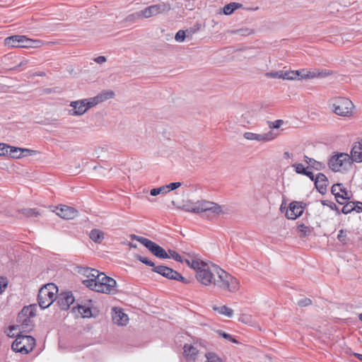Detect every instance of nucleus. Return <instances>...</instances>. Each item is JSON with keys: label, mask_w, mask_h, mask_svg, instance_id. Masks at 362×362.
<instances>
[{"label": "nucleus", "mask_w": 362, "mask_h": 362, "mask_svg": "<svg viewBox=\"0 0 362 362\" xmlns=\"http://www.w3.org/2000/svg\"><path fill=\"white\" fill-rule=\"evenodd\" d=\"M314 182L316 189L321 194H325L327 192L328 180L325 174L318 173L315 177Z\"/></svg>", "instance_id": "nucleus-16"}, {"label": "nucleus", "mask_w": 362, "mask_h": 362, "mask_svg": "<svg viewBox=\"0 0 362 362\" xmlns=\"http://www.w3.org/2000/svg\"><path fill=\"white\" fill-rule=\"evenodd\" d=\"M265 76L267 78H282L283 70L277 71L267 72L265 74Z\"/></svg>", "instance_id": "nucleus-43"}, {"label": "nucleus", "mask_w": 362, "mask_h": 362, "mask_svg": "<svg viewBox=\"0 0 362 362\" xmlns=\"http://www.w3.org/2000/svg\"><path fill=\"white\" fill-rule=\"evenodd\" d=\"M34 40L26 37L25 35H23L21 47H34Z\"/></svg>", "instance_id": "nucleus-38"}, {"label": "nucleus", "mask_w": 362, "mask_h": 362, "mask_svg": "<svg viewBox=\"0 0 362 362\" xmlns=\"http://www.w3.org/2000/svg\"><path fill=\"white\" fill-rule=\"evenodd\" d=\"M30 318L31 317H23V318H21L18 316V322L21 323L23 332H28L32 330L33 324Z\"/></svg>", "instance_id": "nucleus-24"}, {"label": "nucleus", "mask_w": 362, "mask_h": 362, "mask_svg": "<svg viewBox=\"0 0 362 362\" xmlns=\"http://www.w3.org/2000/svg\"><path fill=\"white\" fill-rule=\"evenodd\" d=\"M355 209L354 211H356L357 213L362 212V202H355Z\"/></svg>", "instance_id": "nucleus-58"}, {"label": "nucleus", "mask_w": 362, "mask_h": 362, "mask_svg": "<svg viewBox=\"0 0 362 362\" xmlns=\"http://www.w3.org/2000/svg\"><path fill=\"white\" fill-rule=\"evenodd\" d=\"M217 333L218 334V335L227 340H229L233 343H238V341L235 339L233 338L230 334H228V333H226L224 332H223L222 330H218L217 332Z\"/></svg>", "instance_id": "nucleus-46"}, {"label": "nucleus", "mask_w": 362, "mask_h": 362, "mask_svg": "<svg viewBox=\"0 0 362 362\" xmlns=\"http://www.w3.org/2000/svg\"><path fill=\"white\" fill-rule=\"evenodd\" d=\"M243 136L247 140H255L257 141L265 142L273 140L276 137V135L272 131L261 134L247 132L244 133Z\"/></svg>", "instance_id": "nucleus-13"}, {"label": "nucleus", "mask_w": 362, "mask_h": 362, "mask_svg": "<svg viewBox=\"0 0 362 362\" xmlns=\"http://www.w3.org/2000/svg\"><path fill=\"white\" fill-rule=\"evenodd\" d=\"M304 160L316 170H321L325 168V165L321 162L317 161L313 158H310L307 156H304Z\"/></svg>", "instance_id": "nucleus-25"}, {"label": "nucleus", "mask_w": 362, "mask_h": 362, "mask_svg": "<svg viewBox=\"0 0 362 362\" xmlns=\"http://www.w3.org/2000/svg\"><path fill=\"white\" fill-rule=\"evenodd\" d=\"M132 239L136 240L138 242L141 243L156 257L160 259L168 258V253L162 247L151 240L144 237L137 236L136 235H132Z\"/></svg>", "instance_id": "nucleus-8"}, {"label": "nucleus", "mask_w": 362, "mask_h": 362, "mask_svg": "<svg viewBox=\"0 0 362 362\" xmlns=\"http://www.w3.org/2000/svg\"><path fill=\"white\" fill-rule=\"evenodd\" d=\"M70 106L73 107V109L69 110V114L72 116L82 115L88 109L93 107L90 98L72 101L70 103Z\"/></svg>", "instance_id": "nucleus-11"}, {"label": "nucleus", "mask_w": 362, "mask_h": 362, "mask_svg": "<svg viewBox=\"0 0 362 362\" xmlns=\"http://www.w3.org/2000/svg\"><path fill=\"white\" fill-rule=\"evenodd\" d=\"M194 269L196 271L197 280L206 286L211 284L223 290L234 293L239 289V283L236 278L227 273L222 269L212 266L200 259H195L192 261Z\"/></svg>", "instance_id": "nucleus-1"}, {"label": "nucleus", "mask_w": 362, "mask_h": 362, "mask_svg": "<svg viewBox=\"0 0 362 362\" xmlns=\"http://www.w3.org/2000/svg\"><path fill=\"white\" fill-rule=\"evenodd\" d=\"M171 9L170 4L162 2L158 4L149 6L143 9L144 18H148L158 14L168 13Z\"/></svg>", "instance_id": "nucleus-10"}, {"label": "nucleus", "mask_w": 362, "mask_h": 362, "mask_svg": "<svg viewBox=\"0 0 362 362\" xmlns=\"http://www.w3.org/2000/svg\"><path fill=\"white\" fill-rule=\"evenodd\" d=\"M75 300L71 292H65L61 293L57 297V304L62 310H66Z\"/></svg>", "instance_id": "nucleus-15"}, {"label": "nucleus", "mask_w": 362, "mask_h": 362, "mask_svg": "<svg viewBox=\"0 0 362 362\" xmlns=\"http://www.w3.org/2000/svg\"><path fill=\"white\" fill-rule=\"evenodd\" d=\"M350 158L351 162H362V139L352 145Z\"/></svg>", "instance_id": "nucleus-17"}, {"label": "nucleus", "mask_w": 362, "mask_h": 362, "mask_svg": "<svg viewBox=\"0 0 362 362\" xmlns=\"http://www.w3.org/2000/svg\"><path fill=\"white\" fill-rule=\"evenodd\" d=\"M181 185H182V183L180 182H171L169 185H166L165 187H166L167 192L174 190V189H176Z\"/></svg>", "instance_id": "nucleus-51"}, {"label": "nucleus", "mask_w": 362, "mask_h": 362, "mask_svg": "<svg viewBox=\"0 0 362 362\" xmlns=\"http://www.w3.org/2000/svg\"><path fill=\"white\" fill-rule=\"evenodd\" d=\"M303 175L308 177L312 181H314L315 179L314 174L311 171H309L308 170H306Z\"/></svg>", "instance_id": "nucleus-60"}, {"label": "nucleus", "mask_w": 362, "mask_h": 362, "mask_svg": "<svg viewBox=\"0 0 362 362\" xmlns=\"http://www.w3.org/2000/svg\"><path fill=\"white\" fill-rule=\"evenodd\" d=\"M185 37H187L186 32L185 30H180L175 34V40L177 42H183L185 40Z\"/></svg>", "instance_id": "nucleus-47"}, {"label": "nucleus", "mask_w": 362, "mask_h": 362, "mask_svg": "<svg viewBox=\"0 0 362 362\" xmlns=\"http://www.w3.org/2000/svg\"><path fill=\"white\" fill-rule=\"evenodd\" d=\"M243 4L236 2H231L228 4H226L223 8V12L225 15H230L238 8H242Z\"/></svg>", "instance_id": "nucleus-26"}, {"label": "nucleus", "mask_w": 362, "mask_h": 362, "mask_svg": "<svg viewBox=\"0 0 362 362\" xmlns=\"http://www.w3.org/2000/svg\"><path fill=\"white\" fill-rule=\"evenodd\" d=\"M350 156L348 153H340L332 156L328 161L329 168L334 172L341 170V168H346L351 165Z\"/></svg>", "instance_id": "nucleus-9"}, {"label": "nucleus", "mask_w": 362, "mask_h": 362, "mask_svg": "<svg viewBox=\"0 0 362 362\" xmlns=\"http://www.w3.org/2000/svg\"><path fill=\"white\" fill-rule=\"evenodd\" d=\"M196 29L194 28H189L185 30L186 32L187 37L192 36L194 33L196 32Z\"/></svg>", "instance_id": "nucleus-61"}, {"label": "nucleus", "mask_w": 362, "mask_h": 362, "mask_svg": "<svg viewBox=\"0 0 362 362\" xmlns=\"http://www.w3.org/2000/svg\"><path fill=\"white\" fill-rule=\"evenodd\" d=\"M89 237L95 243H100L104 239V233L98 229H93L89 234Z\"/></svg>", "instance_id": "nucleus-28"}, {"label": "nucleus", "mask_w": 362, "mask_h": 362, "mask_svg": "<svg viewBox=\"0 0 362 362\" xmlns=\"http://www.w3.org/2000/svg\"><path fill=\"white\" fill-rule=\"evenodd\" d=\"M135 258L139 262L145 264L146 265L153 267L152 272L159 274L160 275L163 276L166 279L176 280L185 284H187L189 283V280H187L186 278L182 276L179 272H176L172 268H170L164 265L156 266L154 264V262H153L151 260L140 255H136Z\"/></svg>", "instance_id": "nucleus-3"}, {"label": "nucleus", "mask_w": 362, "mask_h": 362, "mask_svg": "<svg viewBox=\"0 0 362 362\" xmlns=\"http://www.w3.org/2000/svg\"><path fill=\"white\" fill-rule=\"evenodd\" d=\"M292 167L295 168L296 173L300 175H304L307 170L302 163H294L292 165Z\"/></svg>", "instance_id": "nucleus-45"}, {"label": "nucleus", "mask_w": 362, "mask_h": 362, "mask_svg": "<svg viewBox=\"0 0 362 362\" xmlns=\"http://www.w3.org/2000/svg\"><path fill=\"white\" fill-rule=\"evenodd\" d=\"M354 105L346 98L339 97L332 99V108L334 112L339 116L349 117L351 115Z\"/></svg>", "instance_id": "nucleus-7"}, {"label": "nucleus", "mask_w": 362, "mask_h": 362, "mask_svg": "<svg viewBox=\"0 0 362 362\" xmlns=\"http://www.w3.org/2000/svg\"><path fill=\"white\" fill-rule=\"evenodd\" d=\"M284 124L282 119H276L274 122H268V125L270 129H278Z\"/></svg>", "instance_id": "nucleus-48"}, {"label": "nucleus", "mask_w": 362, "mask_h": 362, "mask_svg": "<svg viewBox=\"0 0 362 362\" xmlns=\"http://www.w3.org/2000/svg\"><path fill=\"white\" fill-rule=\"evenodd\" d=\"M92 271V274H90V276L88 279L98 280V278L100 277L101 273H100L98 270L95 269H93Z\"/></svg>", "instance_id": "nucleus-56"}, {"label": "nucleus", "mask_w": 362, "mask_h": 362, "mask_svg": "<svg viewBox=\"0 0 362 362\" xmlns=\"http://www.w3.org/2000/svg\"><path fill=\"white\" fill-rule=\"evenodd\" d=\"M94 61L98 64H103L107 61V59L104 56H99L94 59Z\"/></svg>", "instance_id": "nucleus-59"}, {"label": "nucleus", "mask_w": 362, "mask_h": 362, "mask_svg": "<svg viewBox=\"0 0 362 362\" xmlns=\"http://www.w3.org/2000/svg\"><path fill=\"white\" fill-rule=\"evenodd\" d=\"M37 153V151L31 150L29 148H21L20 154L21 158L34 156Z\"/></svg>", "instance_id": "nucleus-42"}, {"label": "nucleus", "mask_w": 362, "mask_h": 362, "mask_svg": "<svg viewBox=\"0 0 362 362\" xmlns=\"http://www.w3.org/2000/svg\"><path fill=\"white\" fill-rule=\"evenodd\" d=\"M337 239L343 245L346 244L348 238H347L346 235L344 233L343 230H339V234L337 235Z\"/></svg>", "instance_id": "nucleus-50"}, {"label": "nucleus", "mask_w": 362, "mask_h": 362, "mask_svg": "<svg viewBox=\"0 0 362 362\" xmlns=\"http://www.w3.org/2000/svg\"><path fill=\"white\" fill-rule=\"evenodd\" d=\"M166 193H167V190H166L165 185L161 186L158 188H153V189H151V191H150V194L153 197L157 196L160 194H166Z\"/></svg>", "instance_id": "nucleus-39"}, {"label": "nucleus", "mask_w": 362, "mask_h": 362, "mask_svg": "<svg viewBox=\"0 0 362 362\" xmlns=\"http://www.w3.org/2000/svg\"><path fill=\"white\" fill-rule=\"evenodd\" d=\"M306 74H303V76H302V78L305 79H310L314 78H324L327 76H329L332 74V72L329 70H315V71H310L306 69Z\"/></svg>", "instance_id": "nucleus-20"}, {"label": "nucleus", "mask_w": 362, "mask_h": 362, "mask_svg": "<svg viewBox=\"0 0 362 362\" xmlns=\"http://www.w3.org/2000/svg\"><path fill=\"white\" fill-rule=\"evenodd\" d=\"M205 362H223V360L214 352H208L205 354Z\"/></svg>", "instance_id": "nucleus-35"}, {"label": "nucleus", "mask_w": 362, "mask_h": 362, "mask_svg": "<svg viewBox=\"0 0 362 362\" xmlns=\"http://www.w3.org/2000/svg\"><path fill=\"white\" fill-rule=\"evenodd\" d=\"M298 231L300 233V238H305L311 234L312 229L310 227L306 226L304 224H300L298 226Z\"/></svg>", "instance_id": "nucleus-32"}, {"label": "nucleus", "mask_w": 362, "mask_h": 362, "mask_svg": "<svg viewBox=\"0 0 362 362\" xmlns=\"http://www.w3.org/2000/svg\"><path fill=\"white\" fill-rule=\"evenodd\" d=\"M35 316V313L32 306H25L21 311L18 313V317L23 318V317H33Z\"/></svg>", "instance_id": "nucleus-31"}, {"label": "nucleus", "mask_w": 362, "mask_h": 362, "mask_svg": "<svg viewBox=\"0 0 362 362\" xmlns=\"http://www.w3.org/2000/svg\"><path fill=\"white\" fill-rule=\"evenodd\" d=\"M114 313L112 314V321L115 324L118 325H126L128 322L129 317L122 310L114 308Z\"/></svg>", "instance_id": "nucleus-19"}, {"label": "nucleus", "mask_w": 362, "mask_h": 362, "mask_svg": "<svg viewBox=\"0 0 362 362\" xmlns=\"http://www.w3.org/2000/svg\"><path fill=\"white\" fill-rule=\"evenodd\" d=\"M296 75H299L298 71H284L282 79L284 80H295L296 79Z\"/></svg>", "instance_id": "nucleus-34"}, {"label": "nucleus", "mask_w": 362, "mask_h": 362, "mask_svg": "<svg viewBox=\"0 0 362 362\" xmlns=\"http://www.w3.org/2000/svg\"><path fill=\"white\" fill-rule=\"evenodd\" d=\"M28 63V60L24 59L22 62H21L20 64L17 66L14 67L13 69H17L18 67L24 66V65L27 64Z\"/></svg>", "instance_id": "nucleus-64"}, {"label": "nucleus", "mask_w": 362, "mask_h": 362, "mask_svg": "<svg viewBox=\"0 0 362 362\" xmlns=\"http://www.w3.org/2000/svg\"><path fill=\"white\" fill-rule=\"evenodd\" d=\"M254 113L252 112L247 111L241 115L239 122L241 125L245 127L247 124H250L252 122Z\"/></svg>", "instance_id": "nucleus-27"}, {"label": "nucleus", "mask_w": 362, "mask_h": 362, "mask_svg": "<svg viewBox=\"0 0 362 362\" xmlns=\"http://www.w3.org/2000/svg\"><path fill=\"white\" fill-rule=\"evenodd\" d=\"M143 13V11L141 10L134 13L129 14L126 17L125 21L127 22H133L139 19L144 18Z\"/></svg>", "instance_id": "nucleus-33"}, {"label": "nucleus", "mask_w": 362, "mask_h": 362, "mask_svg": "<svg viewBox=\"0 0 362 362\" xmlns=\"http://www.w3.org/2000/svg\"><path fill=\"white\" fill-rule=\"evenodd\" d=\"M182 209L185 211L194 214L209 212L218 214L221 212L220 205L206 200H200L196 202H187L183 204Z\"/></svg>", "instance_id": "nucleus-4"}, {"label": "nucleus", "mask_w": 362, "mask_h": 362, "mask_svg": "<svg viewBox=\"0 0 362 362\" xmlns=\"http://www.w3.org/2000/svg\"><path fill=\"white\" fill-rule=\"evenodd\" d=\"M18 329V326H11L9 327L8 331L7 332V336L11 338L16 337L18 334H16V331Z\"/></svg>", "instance_id": "nucleus-54"}, {"label": "nucleus", "mask_w": 362, "mask_h": 362, "mask_svg": "<svg viewBox=\"0 0 362 362\" xmlns=\"http://www.w3.org/2000/svg\"><path fill=\"white\" fill-rule=\"evenodd\" d=\"M8 281L7 277L1 276H0V289L3 291L7 288Z\"/></svg>", "instance_id": "nucleus-52"}, {"label": "nucleus", "mask_w": 362, "mask_h": 362, "mask_svg": "<svg viewBox=\"0 0 362 362\" xmlns=\"http://www.w3.org/2000/svg\"><path fill=\"white\" fill-rule=\"evenodd\" d=\"M313 301L310 298H304L298 301V305L303 308L306 307L308 305H310L312 304Z\"/></svg>", "instance_id": "nucleus-49"}, {"label": "nucleus", "mask_w": 362, "mask_h": 362, "mask_svg": "<svg viewBox=\"0 0 362 362\" xmlns=\"http://www.w3.org/2000/svg\"><path fill=\"white\" fill-rule=\"evenodd\" d=\"M183 354L187 360L195 361L198 354V350L191 344H185L183 347Z\"/></svg>", "instance_id": "nucleus-21"}, {"label": "nucleus", "mask_w": 362, "mask_h": 362, "mask_svg": "<svg viewBox=\"0 0 362 362\" xmlns=\"http://www.w3.org/2000/svg\"><path fill=\"white\" fill-rule=\"evenodd\" d=\"M341 192H337L334 195L335 198H336V200L337 202L339 204H344V202H340V199H341L342 200H348L350 198L349 197H344V195H341L340 194Z\"/></svg>", "instance_id": "nucleus-55"}, {"label": "nucleus", "mask_w": 362, "mask_h": 362, "mask_svg": "<svg viewBox=\"0 0 362 362\" xmlns=\"http://www.w3.org/2000/svg\"><path fill=\"white\" fill-rule=\"evenodd\" d=\"M115 95V93L110 90H105L102 91L100 93L97 95L95 97L90 98V101L92 105L94 107L95 105L104 102L108 99L112 98Z\"/></svg>", "instance_id": "nucleus-18"}, {"label": "nucleus", "mask_w": 362, "mask_h": 362, "mask_svg": "<svg viewBox=\"0 0 362 362\" xmlns=\"http://www.w3.org/2000/svg\"><path fill=\"white\" fill-rule=\"evenodd\" d=\"M168 258H173V259H175V261L179 262H183L182 257L175 250H168Z\"/></svg>", "instance_id": "nucleus-41"}, {"label": "nucleus", "mask_w": 362, "mask_h": 362, "mask_svg": "<svg viewBox=\"0 0 362 362\" xmlns=\"http://www.w3.org/2000/svg\"><path fill=\"white\" fill-rule=\"evenodd\" d=\"M4 153H6V156H9L12 158L18 159L21 158L20 154L21 148L9 146L8 144H4Z\"/></svg>", "instance_id": "nucleus-22"}, {"label": "nucleus", "mask_w": 362, "mask_h": 362, "mask_svg": "<svg viewBox=\"0 0 362 362\" xmlns=\"http://www.w3.org/2000/svg\"><path fill=\"white\" fill-rule=\"evenodd\" d=\"M298 72L299 73V75H296V78H298L300 79H303L302 78V76H303V74H306V69H300V70H297Z\"/></svg>", "instance_id": "nucleus-62"}, {"label": "nucleus", "mask_w": 362, "mask_h": 362, "mask_svg": "<svg viewBox=\"0 0 362 362\" xmlns=\"http://www.w3.org/2000/svg\"><path fill=\"white\" fill-rule=\"evenodd\" d=\"M23 35H12L5 38L4 44L11 47H21Z\"/></svg>", "instance_id": "nucleus-23"}, {"label": "nucleus", "mask_w": 362, "mask_h": 362, "mask_svg": "<svg viewBox=\"0 0 362 362\" xmlns=\"http://www.w3.org/2000/svg\"><path fill=\"white\" fill-rule=\"evenodd\" d=\"M213 309L214 310L218 312L219 314L226 315L228 317H231L233 315V310L226 305H222L219 307L214 306Z\"/></svg>", "instance_id": "nucleus-29"}, {"label": "nucleus", "mask_w": 362, "mask_h": 362, "mask_svg": "<svg viewBox=\"0 0 362 362\" xmlns=\"http://www.w3.org/2000/svg\"><path fill=\"white\" fill-rule=\"evenodd\" d=\"M35 346V339L32 336L17 334L11 348L13 351L26 354L32 351Z\"/></svg>", "instance_id": "nucleus-6"}, {"label": "nucleus", "mask_w": 362, "mask_h": 362, "mask_svg": "<svg viewBox=\"0 0 362 362\" xmlns=\"http://www.w3.org/2000/svg\"><path fill=\"white\" fill-rule=\"evenodd\" d=\"M56 214L64 219H73L78 216V211L74 207L61 205L57 207Z\"/></svg>", "instance_id": "nucleus-14"}, {"label": "nucleus", "mask_w": 362, "mask_h": 362, "mask_svg": "<svg viewBox=\"0 0 362 362\" xmlns=\"http://www.w3.org/2000/svg\"><path fill=\"white\" fill-rule=\"evenodd\" d=\"M93 269L90 268H83L81 271L82 274L86 276L88 279L90 277V274H92Z\"/></svg>", "instance_id": "nucleus-57"}, {"label": "nucleus", "mask_w": 362, "mask_h": 362, "mask_svg": "<svg viewBox=\"0 0 362 362\" xmlns=\"http://www.w3.org/2000/svg\"><path fill=\"white\" fill-rule=\"evenodd\" d=\"M355 202H347L342 208L341 212L344 214H348L353 211H354L355 209Z\"/></svg>", "instance_id": "nucleus-36"}, {"label": "nucleus", "mask_w": 362, "mask_h": 362, "mask_svg": "<svg viewBox=\"0 0 362 362\" xmlns=\"http://www.w3.org/2000/svg\"><path fill=\"white\" fill-rule=\"evenodd\" d=\"M342 190H344V187L341 183L333 185L331 188V192L332 194H335L337 192Z\"/></svg>", "instance_id": "nucleus-53"}, {"label": "nucleus", "mask_w": 362, "mask_h": 362, "mask_svg": "<svg viewBox=\"0 0 362 362\" xmlns=\"http://www.w3.org/2000/svg\"><path fill=\"white\" fill-rule=\"evenodd\" d=\"M321 204L323 206H329L332 210H334L336 211V214L337 215L340 214V211L337 206L334 202H329L327 200H322Z\"/></svg>", "instance_id": "nucleus-40"}, {"label": "nucleus", "mask_w": 362, "mask_h": 362, "mask_svg": "<svg viewBox=\"0 0 362 362\" xmlns=\"http://www.w3.org/2000/svg\"><path fill=\"white\" fill-rule=\"evenodd\" d=\"M83 285L96 292L115 294L116 293V281L105 274H100L98 280L85 279L82 281Z\"/></svg>", "instance_id": "nucleus-2"}, {"label": "nucleus", "mask_w": 362, "mask_h": 362, "mask_svg": "<svg viewBox=\"0 0 362 362\" xmlns=\"http://www.w3.org/2000/svg\"><path fill=\"white\" fill-rule=\"evenodd\" d=\"M77 308L78 313L83 317H90L92 316V311L90 308L85 305H77L76 307L74 308V310Z\"/></svg>", "instance_id": "nucleus-30"}, {"label": "nucleus", "mask_w": 362, "mask_h": 362, "mask_svg": "<svg viewBox=\"0 0 362 362\" xmlns=\"http://www.w3.org/2000/svg\"><path fill=\"white\" fill-rule=\"evenodd\" d=\"M4 143H0V156H5L6 153H4Z\"/></svg>", "instance_id": "nucleus-63"}, {"label": "nucleus", "mask_w": 362, "mask_h": 362, "mask_svg": "<svg viewBox=\"0 0 362 362\" xmlns=\"http://www.w3.org/2000/svg\"><path fill=\"white\" fill-rule=\"evenodd\" d=\"M58 288L54 284H47L42 286L38 293L37 300L40 307L45 309L51 305L57 298Z\"/></svg>", "instance_id": "nucleus-5"}, {"label": "nucleus", "mask_w": 362, "mask_h": 362, "mask_svg": "<svg viewBox=\"0 0 362 362\" xmlns=\"http://www.w3.org/2000/svg\"><path fill=\"white\" fill-rule=\"evenodd\" d=\"M303 203L294 201L289 204L285 216L288 219L295 220L303 214Z\"/></svg>", "instance_id": "nucleus-12"}, {"label": "nucleus", "mask_w": 362, "mask_h": 362, "mask_svg": "<svg viewBox=\"0 0 362 362\" xmlns=\"http://www.w3.org/2000/svg\"><path fill=\"white\" fill-rule=\"evenodd\" d=\"M21 213L27 217L37 216L39 214L38 211L33 209H22Z\"/></svg>", "instance_id": "nucleus-44"}, {"label": "nucleus", "mask_w": 362, "mask_h": 362, "mask_svg": "<svg viewBox=\"0 0 362 362\" xmlns=\"http://www.w3.org/2000/svg\"><path fill=\"white\" fill-rule=\"evenodd\" d=\"M233 34L238 35L240 36H248L253 33L252 30L250 28H240L232 31Z\"/></svg>", "instance_id": "nucleus-37"}]
</instances>
